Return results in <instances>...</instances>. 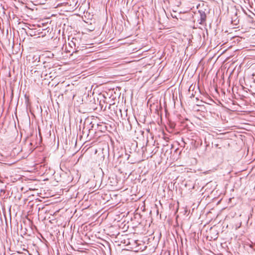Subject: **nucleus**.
Instances as JSON below:
<instances>
[{
    "instance_id": "nucleus-1",
    "label": "nucleus",
    "mask_w": 255,
    "mask_h": 255,
    "mask_svg": "<svg viewBox=\"0 0 255 255\" xmlns=\"http://www.w3.org/2000/svg\"><path fill=\"white\" fill-rule=\"evenodd\" d=\"M54 55L53 53L49 51H47L39 56H35L33 57V59L35 58V60L32 62H36L37 61L38 62L42 63V64L50 63L53 62V58Z\"/></svg>"
},
{
    "instance_id": "nucleus-3",
    "label": "nucleus",
    "mask_w": 255,
    "mask_h": 255,
    "mask_svg": "<svg viewBox=\"0 0 255 255\" xmlns=\"http://www.w3.org/2000/svg\"><path fill=\"white\" fill-rule=\"evenodd\" d=\"M241 65H239V66L236 65V66L232 70L230 74H232L233 73H236L237 75H238L241 72Z\"/></svg>"
},
{
    "instance_id": "nucleus-9",
    "label": "nucleus",
    "mask_w": 255,
    "mask_h": 255,
    "mask_svg": "<svg viewBox=\"0 0 255 255\" xmlns=\"http://www.w3.org/2000/svg\"><path fill=\"white\" fill-rule=\"evenodd\" d=\"M17 253H18V254H21V252H19V251H18V252H17Z\"/></svg>"
},
{
    "instance_id": "nucleus-4",
    "label": "nucleus",
    "mask_w": 255,
    "mask_h": 255,
    "mask_svg": "<svg viewBox=\"0 0 255 255\" xmlns=\"http://www.w3.org/2000/svg\"><path fill=\"white\" fill-rule=\"evenodd\" d=\"M192 87V86L191 85V86L189 87V90H188L189 94V97H190L191 98H192L194 97V96H195V95H194V93H193V92L192 93H191V94H190V91H191V89Z\"/></svg>"
},
{
    "instance_id": "nucleus-6",
    "label": "nucleus",
    "mask_w": 255,
    "mask_h": 255,
    "mask_svg": "<svg viewBox=\"0 0 255 255\" xmlns=\"http://www.w3.org/2000/svg\"><path fill=\"white\" fill-rule=\"evenodd\" d=\"M215 147L217 148H221V147L219 146V144H215Z\"/></svg>"
},
{
    "instance_id": "nucleus-8",
    "label": "nucleus",
    "mask_w": 255,
    "mask_h": 255,
    "mask_svg": "<svg viewBox=\"0 0 255 255\" xmlns=\"http://www.w3.org/2000/svg\"><path fill=\"white\" fill-rule=\"evenodd\" d=\"M90 130H91V129H90V128H89V129H88V131H89V132H90Z\"/></svg>"
},
{
    "instance_id": "nucleus-10",
    "label": "nucleus",
    "mask_w": 255,
    "mask_h": 255,
    "mask_svg": "<svg viewBox=\"0 0 255 255\" xmlns=\"http://www.w3.org/2000/svg\"><path fill=\"white\" fill-rule=\"evenodd\" d=\"M149 130H149V129H147V131L148 132H149Z\"/></svg>"
},
{
    "instance_id": "nucleus-5",
    "label": "nucleus",
    "mask_w": 255,
    "mask_h": 255,
    "mask_svg": "<svg viewBox=\"0 0 255 255\" xmlns=\"http://www.w3.org/2000/svg\"><path fill=\"white\" fill-rule=\"evenodd\" d=\"M23 251H24L26 252V253H24V254L25 255H27V254L28 255H31L30 254V253H29V252H28L27 250L23 249Z\"/></svg>"
},
{
    "instance_id": "nucleus-7",
    "label": "nucleus",
    "mask_w": 255,
    "mask_h": 255,
    "mask_svg": "<svg viewBox=\"0 0 255 255\" xmlns=\"http://www.w3.org/2000/svg\"><path fill=\"white\" fill-rule=\"evenodd\" d=\"M253 76H255V73H253Z\"/></svg>"
},
{
    "instance_id": "nucleus-2",
    "label": "nucleus",
    "mask_w": 255,
    "mask_h": 255,
    "mask_svg": "<svg viewBox=\"0 0 255 255\" xmlns=\"http://www.w3.org/2000/svg\"><path fill=\"white\" fill-rule=\"evenodd\" d=\"M200 24H203L204 22H205L206 21V13H205V12L204 11H200Z\"/></svg>"
},
{
    "instance_id": "nucleus-11",
    "label": "nucleus",
    "mask_w": 255,
    "mask_h": 255,
    "mask_svg": "<svg viewBox=\"0 0 255 255\" xmlns=\"http://www.w3.org/2000/svg\"><path fill=\"white\" fill-rule=\"evenodd\" d=\"M253 94L255 95V93H253Z\"/></svg>"
}]
</instances>
